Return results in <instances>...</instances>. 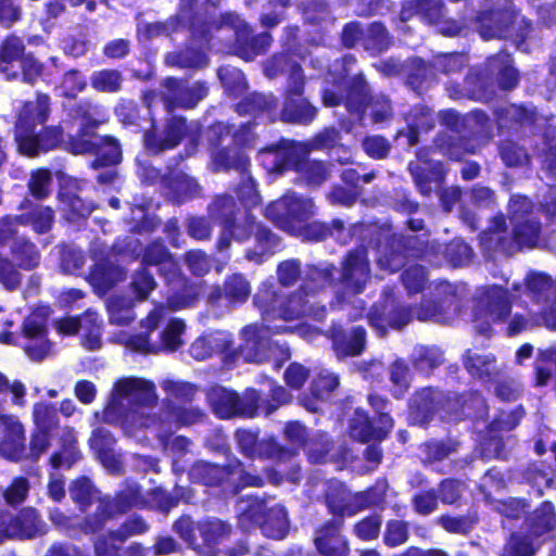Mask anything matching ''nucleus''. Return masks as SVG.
<instances>
[{"label": "nucleus", "mask_w": 556, "mask_h": 556, "mask_svg": "<svg viewBox=\"0 0 556 556\" xmlns=\"http://www.w3.org/2000/svg\"><path fill=\"white\" fill-rule=\"evenodd\" d=\"M51 112L49 94L37 91L34 100L22 103L14 123V140L21 154L35 157L41 153L59 149L65 144V150L74 155H84L92 149L102 135L98 128L79 126L77 132L64 140V129L61 125L45 126Z\"/></svg>", "instance_id": "f257e3e1"}, {"label": "nucleus", "mask_w": 556, "mask_h": 556, "mask_svg": "<svg viewBox=\"0 0 556 556\" xmlns=\"http://www.w3.org/2000/svg\"><path fill=\"white\" fill-rule=\"evenodd\" d=\"M165 85L173 93V99L166 101L167 114L162 125H159L151 114L150 126L142 136L143 147L154 155L174 150L190 136V123L185 116L173 113L174 109L192 110L208 94V86L205 81L198 80L188 86L182 85L175 77H169Z\"/></svg>", "instance_id": "f03ea898"}, {"label": "nucleus", "mask_w": 556, "mask_h": 556, "mask_svg": "<svg viewBox=\"0 0 556 556\" xmlns=\"http://www.w3.org/2000/svg\"><path fill=\"white\" fill-rule=\"evenodd\" d=\"M317 207L312 198L285 194L269 202L264 216L288 235L305 243H319L328 239L339 241L345 230V222L333 218L330 222L313 219Z\"/></svg>", "instance_id": "7ed1b4c3"}, {"label": "nucleus", "mask_w": 556, "mask_h": 556, "mask_svg": "<svg viewBox=\"0 0 556 556\" xmlns=\"http://www.w3.org/2000/svg\"><path fill=\"white\" fill-rule=\"evenodd\" d=\"M260 381L267 384L266 393L253 387L245 388L242 393L223 386L210 388L206 401L214 416L220 420L268 417L291 402L290 392L275 379L265 376Z\"/></svg>", "instance_id": "20e7f679"}, {"label": "nucleus", "mask_w": 556, "mask_h": 556, "mask_svg": "<svg viewBox=\"0 0 556 556\" xmlns=\"http://www.w3.org/2000/svg\"><path fill=\"white\" fill-rule=\"evenodd\" d=\"M188 478L191 483L219 496H236L245 488H261L265 483L260 475L248 471L236 456L224 464L197 459L188 469Z\"/></svg>", "instance_id": "39448f33"}, {"label": "nucleus", "mask_w": 556, "mask_h": 556, "mask_svg": "<svg viewBox=\"0 0 556 556\" xmlns=\"http://www.w3.org/2000/svg\"><path fill=\"white\" fill-rule=\"evenodd\" d=\"M253 302L266 321H293L303 318L323 321L327 315L326 306L312 303L303 287L282 294L274 285L263 283L254 294Z\"/></svg>", "instance_id": "423d86ee"}, {"label": "nucleus", "mask_w": 556, "mask_h": 556, "mask_svg": "<svg viewBox=\"0 0 556 556\" xmlns=\"http://www.w3.org/2000/svg\"><path fill=\"white\" fill-rule=\"evenodd\" d=\"M325 501L332 518L315 531L314 544L321 556H348V540L342 535L348 511V490L344 482L331 478L326 481Z\"/></svg>", "instance_id": "0eeeda50"}, {"label": "nucleus", "mask_w": 556, "mask_h": 556, "mask_svg": "<svg viewBox=\"0 0 556 556\" xmlns=\"http://www.w3.org/2000/svg\"><path fill=\"white\" fill-rule=\"evenodd\" d=\"M45 451L33 448L31 433L26 443V429L17 416L0 413V457L11 463L37 464Z\"/></svg>", "instance_id": "6e6552de"}, {"label": "nucleus", "mask_w": 556, "mask_h": 556, "mask_svg": "<svg viewBox=\"0 0 556 556\" xmlns=\"http://www.w3.org/2000/svg\"><path fill=\"white\" fill-rule=\"evenodd\" d=\"M211 161L214 172L239 173L242 180L237 188L238 198L244 204H256L258 199L256 184L250 174V157L244 151L222 147L212 152Z\"/></svg>", "instance_id": "1a4fd4ad"}, {"label": "nucleus", "mask_w": 556, "mask_h": 556, "mask_svg": "<svg viewBox=\"0 0 556 556\" xmlns=\"http://www.w3.org/2000/svg\"><path fill=\"white\" fill-rule=\"evenodd\" d=\"M306 79L300 76L293 78L292 85L283 89L282 106L278 110V121L290 125H311L318 115V108L314 105L305 93Z\"/></svg>", "instance_id": "9d476101"}, {"label": "nucleus", "mask_w": 556, "mask_h": 556, "mask_svg": "<svg viewBox=\"0 0 556 556\" xmlns=\"http://www.w3.org/2000/svg\"><path fill=\"white\" fill-rule=\"evenodd\" d=\"M238 239L249 241L254 239V248L245 251V258L261 264L266 256H271L281 250V238L268 226L255 219L248 213L241 223V229L237 233Z\"/></svg>", "instance_id": "9b49d317"}, {"label": "nucleus", "mask_w": 556, "mask_h": 556, "mask_svg": "<svg viewBox=\"0 0 556 556\" xmlns=\"http://www.w3.org/2000/svg\"><path fill=\"white\" fill-rule=\"evenodd\" d=\"M513 241H508L502 237L505 230V220L503 216L495 217L492 229L483 232L481 242L486 249H501L504 252L511 253L514 251L513 243L517 247L531 248L535 245L539 239L540 225L534 219H527L513 225Z\"/></svg>", "instance_id": "f8f14e48"}, {"label": "nucleus", "mask_w": 556, "mask_h": 556, "mask_svg": "<svg viewBox=\"0 0 556 556\" xmlns=\"http://www.w3.org/2000/svg\"><path fill=\"white\" fill-rule=\"evenodd\" d=\"M510 306L506 291L497 286L481 290L479 305L475 315V328L478 332L489 336L493 323L503 321L509 314Z\"/></svg>", "instance_id": "ddd939ff"}, {"label": "nucleus", "mask_w": 556, "mask_h": 556, "mask_svg": "<svg viewBox=\"0 0 556 556\" xmlns=\"http://www.w3.org/2000/svg\"><path fill=\"white\" fill-rule=\"evenodd\" d=\"M48 532V526L34 507H23L15 515L0 517V533L8 539L31 540Z\"/></svg>", "instance_id": "4468645a"}, {"label": "nucleus", "mask_w": 556, "mask_h": 556, "mask_svg": "<svg viewBox=\"0 0 556 556\" xmlns=\"http://www.w3.org/2000/svg\"><path fill=\"white\" fill-rule=\"evenodd\" d=\"M31 431L33 448L47 451L51 446L53 432L60 427L59 410L54 403L39 401L33 405Z\"/></svg>", "instance_id": "2eb2a0df"}, {"label": "nucleus", "mask_w": 556, "mask_h": 556, "mask_svg": "<svg viewBox=\"0 0 556 556\" xmlns=\"http://www.w3.org/2000/svg\"><path fill=\"white\" fill-rule=\"evenodd\" d=\"M127 269L113 262L110 256L96 260L90 266L86 280L99 298L108 295L118 283L126 280Z\"/></svg>", "instance_id": "dca6fc26"}, {"label": "nucleus", "mask_w": 556, "mask_h": 556, "mask_svg": "<svg viewBox=\"0 0 556 556\" xmlns=\"http://www.w3.org/2000/svg\"><path fill=\"white\" fill-rule=\"evenodd\" d=\"M132 508L144 509L143 493L139 485L123 489L114 497L104 495L97 498L96 509L105 527L117 515L126 514Z\"/></svg>", "instance_id": "f3484780"}, {"label": "nucleus", "mask_w": 556, "mask_h": 556, "mask_svg": "<svg viewBox=\"0 0 556 556\" xmlns=\"http://www.w3.org/2000/svg\"><path fill=\"white\" fill-rule=\"evenodd\" d=\"M456 288L447 281H439L433 285L434 306L422 305L416 312V316L422 321L448 323L457 309L455 302Z\"/></svg>", "instance_id": "a211bd4d"}, {"label": "nucleus", "mask_w": 556, "mask_h": 556, "mask_svg": "<svg viewBox=\"0 0 556 556\" xmlns=\"http://www.w3.org/2000/svg\"><path fill=\"white\" fill-rule=\"evenodd\" d=\"M22 334L28 340L23 345L25 354L34 362L46 358L51 349L46 319L36 314L28 315L23 320Z\"/></svg>", "instance_id": "6ab92c4d"}, {"label": "nucleus", "mask_w": 556, "mask_h": 556, "mask_svg": "<svg viewBox=\"0 0 556 556\" xmlns=\"http://www.w3.org/2000/svg\"><path fill=\"white\" fill-rule=\"evenodd\" d=\"M262 154H271L274 156L271 169L278 174H282L289 169L295 172L296 165L300 164L304 154L308 153L307 149L290 139L281 137L277 142L267 144L258 150Z\"/></svg>", "instance_id": "aec40b11"}, {"label": "nucleus", "mask_w": 556, "mask_h": 556, "mask_svg": "<svg viewBox=\"0 0 556 556\" xmlns=\"http://www.w3.org/2000/svg\"><path fill=\"white\" fill-rule=\"evenodd\" d=\"M278 98L273 93L250 92L235 104L239 116H252L254 119L266 117L268 122L278 121Z\"/></svg>", "instance_id": "412c9836"}, {"label": "nucleus", "mask_w": 556, "mask_h": 556, "mask_svg": "<svg viewBox=\"0 0 556 556\" xmlns=\"http://www.w3.org/2000/svg\"><path fill=\"white\" fill-rule=\"evenodd\" d=\"M113 392L119 399L129 397L130 402L139 407H150L157 402L154 383L143 378H121L115 381Z\"/></svg>", "instance_id": "4be33fe9"}, {"label": "nucleus", "mask_w": 556, "mask_h": 556, "mask_svg": "<svg viewBox=\"0 0 556 556\" xmlns=\"http://www.w3.org/2000/svg\"><path fill=\"white\" fill-rule=\"evenodd\" d=\"M164 281L167 287L166 304L173 311L190 307L198 301V286L182 274L181 268Z\"/></svg>", "instance_id": "5701e85b"}, {"label": "nucleus", "mask_w": 556, "mask_h": 556, "mask_svg": "<svg viewBox=\"0 0 556 556\" xmlns=\"http://www.w3.org/2000/svg\"><path fill=\"white\" fill-rule=\"evenodd\" d=\"M140 266L149 270L151 267H156L159 276L163 279L177 273L180 268L175 255L160 238L150 241L142 249Z\"/></svg>", "instance_id": "b1692460"}, {"label": "nucleus", "mask_w": 556, "mask_h": 556, "mask_svg": "<svg viewBox=\"0 0 556 556\" xmlns=\"http://www.w3.org/2000/svg\"><path fill=\"white\" fill-rule=\"evenodd\" d=\"M117 440L114 434L104 427L92 430L88 444L101 465L111 473H122V462L115 454L114 447Z\"/></svg>", "instance_id": "393cba45"}, {"label": "nucleus", "mask_w": 556, "mask_h": 556, "mask_svg": "<svg viewBox=\"0 0 556 556\" xmlns=\"http://www.w3.org/2000/svg\"><path fill=\"white\" fill-rule=\"evenodd\" d=\"M184 161L185 155L182 153H178L173 156L166 165V174L164 176L166 186L172 190L179 203L198 197L201 190L194 178L186 173L175 172L176 167H178Z\"/></svg>", "instance_id": "a878e982"}, {"label": "nucleus", "mask_w": 556, "mask_h": 556, "mask_svg": "<svg viewBox=\"0 0 556 556\" xmlns=\"http://www.w3.org/2000/svg\"><path fill=\"white\" fill-rule=\"evenodd\" d=\"M293 329L286 326L276 327L273 333H288ZM268 326H261L256 324L247 325L242 328V344L241 350L249 351L250 357L255 362H262L266 355V349L269 344L268 334H270Z\"/></svg>", "instance_id": "bb28decb"}, {"label": "nucleus", "mask_w": 556, "mask_h": 556, "mask_svg": "<svg viewBox=\"0 0 556 556\" xmlns=\"http://www.w3.org/2000/svg\"><path fill=\"white\" fill-rule=\"evenodd\" d=\"M273 38L269 33L263 31L261 34H253L252 27L248 24L243 29L241 28L238 36L233 37V52L240 59L250 62L257 55L265 54Z\"/></svg>", "instance_id": "cd10ccee"}, {"label": "nucleus", "mask_w": 556, "mask_h": 556, "mask_svg": "<svg viewBox=\"0 0 556 556\" xmlns=\"http://www.w3.org/2000/svg\"><path fill=\"white\" fill-rule=\"evenodd\" d=\"M516 15L508 4L502 9L484 11L478 17V31L484 39L506 37Z\"/></svg>", "instance_id": "c85d7f7f"}, {"label": "nucleus", "mask_w": 556, "mask_h": 556, "mask_svg": "<svg viewBox=\"0 0 556 556\" xmlns=\"http://www.w3.org/2000/svg\"><path fill=\"white\" fill-rule=\"evenodd\" d=\"M357 419L350 426V434L361 441H381L393 427L392 418L387 413H380L378 419L372 422L365 415L356 412Z\"/></svg>", "instance_id": "c756f323"}, {"label": "nucleus", "mask_w": 556, "mask_h": 556, "mask_svg": "<svg viewBox=\"0 0 556 556\" xmlns=\"http://www.w3.org/2000/svg\"><path fill=\"white\" fill-rule=\"evenodd\" d=\"M320 101L325 108L348 105V71L345 67L340 73L329 72L324 78Z\"/></svg>", "instance_id": "7c9ffc66"}, {"label": "nucleus", "mask_w": 556, "mask_h": 556, "mask_svg": "<svg viewBox=\"0 0 556 556\" xmlns=\"http://www.w3.org/2000/svg\"><path fill=\"white\" fill-rule=\"evenodd\" d=\"M26 53L23 39L14 34L7 35L0 42V73L8 80H15L13 68Z\"/></svg>", "instance_id": "2f4dec72"}, {"label": "nucleus", "mask_w": 556, "mask_h": 556, "mask_svg": "<svg viewBox=\"0 0 556 556\" xmlns=\"http://www.w3.org/2000/svg\"><path fill=\"white\" fill-rule=\"evenodd\" d=\"M89 154L94 156L91 161L94 169L116 166L123 160L122 144L113 135H102Z\"/></svg>", "instance_id": "473e14b6"}, {"label": "nucleus", "mask_w": 556, "mask_h": 556, "mask_svg": "<svg viewBox=\"0 0 556 556\" xmlns=\"http://www.w3.org/2000/svg\"><path fill=\"white\" fill-rule=\"evenodd\" d=\"M239 212L240 207L236 199L227 193L216 194L207 206L208 217L219 226H240Z\"/></svg>", "instance_id": "72a5a7b5"}, {"label": "nucleus", "mask_w": 556, "mask_h": 556, "mask_svg": "<svg viewBox=\"0 0 556 556\" xmlns=\"http://www.w3.org/2000/svg\"><path fill=\"white\" fill-rule=\"evenodd\" d=\"M81 458L78 441L72 429H66L60 437V447L49 457V464L58 470L62 467L71 468Z\"/></svg>", "instance_id": "f704fd0d"}, {"label": "nucleus", "mask_w": 556, "mask_h": 556, "mask_svg": "<svg viewBox=\"0 0 556 556\" xmlns=\"http://www.w3.org/2000/svg\"><path fill=\"white\" fill-rule=\"evenodd\" d=\"M417 14L430 24H439V30L446 36L460 33L462 25L454 22H442L443 4L441 0H416Z\"/></svg>", "instance_id": "c9c22d12"}, {"label": "nucleus", "mask_w": 556, "mask_h": 556, "mask_svg": "<svg viewBox=\"0 0 556 556\" xmlns=\"http://www.w3.org/2000/svg\"><path fill=\"white\" fill-rule=\"evenodd\" d=\"M186 489L175 485L173 494L161 486L151 489L143 495L144 509H151L167 515L174 507L178 506L184 497Z\"/></svg>", "instance_id": "e433bc0d"}, {"label": "nucleus", "mask_w": 556, "mask_h": 556, "mask_svg": "<svg viewBox=\"0 0 556 556\" xmlns=\"http://www.w3.org/2000/svg\"><path fill=\"white\" fill-rule=\"evenodd\" d=\"M265 75L273 79L282 74H288L287 85H292L293 78L300 76L306 79L302 65L287 52L276 53L267 60L264 67Z\"/></svg>", "instance_id": "4c0bfd02"}, {"label": "nucleus", "mask_w": 556, "mask_h": 556, "mask_svg": "<svg viewBox=\"0 0 556 556\" xmlns=\"http://www.w3.org/2000/svg\"><path fill=\"white\" fill-rule=\"evenodd\" d=\"M59 200L62 203L64 219L73 224L87 220L94 208L91 203L86 202L76 192L68 189L59 192Z\"/></svg>", "instance_id": "58836bf2"}, {"label": "nucleus", "mask_w": 556, "mask_h": 556, "mask_svg": "<svg viewBox=\"0 0 556 556\" xmlns=\"http://www.w3.org/2000/svg\"><path fill=\"white\" fill-rule=\"evenodd\" d=\"M342 268L331 263H319L307 267V277L319 287L333 286L339 280H348V254L341 261Z\"/></svg>", "instance_id": "ea45409f"}, {"label": "nucleus", "mask_w": 556, "mask_h": 556, "mask_svg": "<svg viewBox=\"0 0 556 556\" xmlns=\"http://www.w3.org/2000/svg\"><path fill=\"white\" fill-rule=\"evenodd\" d=\"M105 529L102 518H100L97 509L86 514L81 519L72 516L66 526L62 529V533L72 540H80L83 535H94L103 532Z\"/></svg>", "instance_id": "a19ab883"}, {"label": "nucleus", "mask_w": 556, "mask_h": 556, "mask_svg": "<svg viewBox=\"0 0 556 556\" xmlns=\"http://www.w3.org/2000/svg\"><path fill=\"white\" fill-rule=\"evenodd\" d=\"M197 528L202 539L203 547L212 553H216L220 542L229 538L232 532L231 526L218 518L203 520Z\"/></svg>", "instance_id": "79ce46f5"}, {"label": "nucleus", "mask_w": 556, "mask_h": 556, "mask_svg": "<svg viewBox=\"0 0 556 556\" xmlns=\"http://www.w3.org/2000/svg\"><path fill=\"white\" fill-rule=\"evenodd\" d=\"M554 282L549 276L544 273L531 271L527 275L525 283H514V291L519 296L527 295L534 302L546 299L548 292L553 289Z\"/></svg>", "instance_id": "37998d69"}, {"label": "nucleus", "mask_w": 556, "mask_h": 556, "mask_svg": "<svg viewBox=\"0 0 556 556\" xmlns=\"http://www.w3.org/2000/svg\"><path fill=\"white\" fill-rule=\"evenodd\" d=\"M332 444L329 442L313 443L306 451L307 462L312 465L333 463L336 470L348 468V448L342 446L337 455H330Z\"/></svg>", "instance_id": "c03bdc74"}, {"label": "nucleus", "mask_w": 556, "mask_h": 556, "mask_svg": "<svg viewBox=\"0 0 556 556\" xmlns=\"http://www.w3.org/2000/svg\"><path fill=\"white\" fill-rule=\"evenodd\" d=\"M10 253L17 267L23 270H33L40 263V252L37 245L28 238H15L10 247Z\"/></svg>", "instance_id": "a18cd8bd"}, {"label": "nucleus", "mask_w": 556, "mask_h": 556, "mask_svg": "<svg viewBox=\"0 0 556 556\" xmlns=\"http://www.w3.org/2000/svg\"><path fill=\"white\" fill-rule=\"evenodd\" d=\"M54 211L50 206L34 205L28 211L16 216V222L23 226H30L38 235L47 233L54 224Z\"/></svg>", "instance_id": "49530a36"}, {"label": "nucleus", "mask_w": 556, "mask_h": 556, "mask_svg": "<svg viewBox=\"0 0 556 556\" xmlns=\"http://www.w3.org/2000/svg\"><path fill=\"white\" fill-rule=\"evenodd\" d=\"M465 367L472 377L484 381L492 380L498 374L494 356L477 351L467 352Z\"/></svg>", "instance_id": "de8ad7c7"}, {"label": "nucleus", "mask_w": 556, "mask_h": 556, "mask_svg": "<svg viewBox=\"0 0 556 556\" xmlns=\"http://www.w3.org/2000/svg\"><path fill=\"white\" fill-rule=\"evenodd\" d=\"M488 71L498 79L503 89H511L518 83V73L513 67L510 55L502 52L488 61Z\"/></svg>", "instance_id": "09e8293b"}, {"label": "nucleus", "mask_w": 556, "mask_h": 556, "mask_svg": "<svg viewBox=\"0 0 556 556\" xmlns=\"http://www.w3.org/2000/svg\"><path fill=\"white\" fill-rule=\"evenodd\" d=\"M102 113V106L87 98L77 101L70 109V116L73 119L79 121L80 126H91V128H99L105 123Z\"/></svg>", "instance_id": "8fccbe9b"}, {"label": "nucleus", "mask_w": 556, "mask_h": 556, "mask_svg": "<svg viewBox=\"0 0 556 556\" xmlns=\"http://www.w3.org/2000/svg\"><path fill=\"white\" fill-rule=\"evenodd\" d=\"M295 172L306 186L313 188L321 186L329 177L327 164L323 161L311 160L307 154L303 155Z\"/></svg>", "instance_id": "3c124183"}, {"label": "nucleus", "mask_w": 556, "mask_h": 556, "mask_svg": "<svg viewBox=\"0 0 556 556\" xmlns=\"http://www.w3.org/2000/svg\"><path fill=\"white\" fill-rule=\"evenodd\" d=\"M408 131L400 132V137L407 139L408 146H415L418 142V131L429 130L433 127L434 118L431 111L426 106H417L409 113L407 117Z\"/></svg>", "instance_id": "603ef678"}, {"label": "nucleus", "mask_w": 556, "mask_h": 556, "mask_svg": "<svg viewBox=\"0 0 556 556\" xmlns=\"http://www.w3.org/2000/svg\"><path fill=\"white\" fill-rule=\"evenodd\" d=\"M124 77L116 68L94 71L90 76V86L98 92L117 93L122 90Z\"/></svg>", "instance_id": "864d4df0"}, {"label": "nucleus", "mask_w": 556, "mask_h": 556, "mask_svg": "<svg viewBox=\"0 0 556 556\" xmlns=\"http://www.w3.org/2000/svg\"><path fill=\"white\" fill-rule=\"evenodd\" d=\"M13 71L16 75L15 80H21L28 85H35L39 79H46L45 65L33 52H26Z\"/></svg>", "instance_id": "5fc2aeb1"}, {"label": "nucleus", "mask_w": 556, "mask_h": 556, "mask_svg": "<svg viewBox=\"0 0 556 556\" xmlns=\"http://www.w3.org/2000/svg\"><path fill=\"white\" fill-rule=\"evenodd\" d=\"M262 531L271 539H282L288 533V520L281 507L264 508Z\"/></svg>", "instance_id": "6e6d98bb"}, {"label": "nucleus", "mask_w": 556, "mask_h": 556, "mask_svg": "<svg viewBox=\"0 0 556 556\" xmlns=\"http://www.w3.org/2000/svg\"><path fill=\"white\" fill-rule=\"evenodd\" d=\"M98 490L90 478L80 476L72 481L70 485V496L83 513L87 511L94 501Z\"/></svg>", "instance_id": "4d7b16f0"}, {"label": "nucleus", "mask_w": 556, "mask_h": 556, "mask_svg": "<svg viewBox=\"0 0 556 556\" xmlns=\"http://www.w3.org/2000/svg\"><path fill=\"white\" fill-rule=\"evenodd\" d=\"M156 287L157 282L149 269L139 266L132 273L129 290L135 300L139 302L146 301Z\"/></svg>", "instance_id": "13d9d810"}, {"label": "nucleus", "mask_w": 556, "mask_h": 556, "mask_svg": "<svg viewBox=\"0 0 556 556\" xmlns=\"http://www.w3.org/2000/svg\"><path fill=\"white\" fill-rule=\"evenodd\" d=\"M443 395L432 389H422L419 391L412 401L410 408L416 415L422 416V422L428 420L430 413L434 412L439 405L442 404Z\"/></svg>", "instance_id": "bf43d9fd"}, {"label": "nucleus", "mask_w": 556, "mask_h": 556, "mask_svg": "<svg viewBox=\"0 0 556 556\" xmlns=\"http://www.w3.org/2000/svg\"><path fill=\"white\" fill-rule=\"evenodd\" d=\"M226 302L229 305L242 304L248 301L251 292L249 281L241 274H231L224 280Z\"/></svg>", "instance_id": "052dcab7"}, {"label": "nucleus", "mask_w": 556, "mask_h": 556, "mask_svg": "<svg viewBox=\"0 0 556 556\" xmlns=\"http://www.w3.org/2000/svg\"><path fill=\"white\" fill-rule=\"evenodd\" d=\"M217 74L227 96L237 98L247 91L248 84L241 71L229 66H222L218 68Z\"/></svg>", "instance_id": "680f3d73"}, {"label": "nucleus", "mask_w": 556, "mask_h": 556, "mask_svg": "<svg viewBox=\"0 0 556 556\" xmlns=\"http://www.w3.org/2000/svg\"><path fill=\"white\" fill-rule=\"evenodd\" d=\"M529 527L534 536H540L556 527V516L551 503H543L529 519Z\"/></svg>", "instance_id": "e2e57ef3"}, {"label": "nucleus", "mask_w": 556, "mask_h": 556, "mask_svg": "<svg viewBox=\"0 0 556 556\" xmlns=\"http://www.w3.org/2000/svg\"><path fill=\"white\" fill-rule=\"evenodd\" d=\"M140 105L131 99L122 98L114 106V115L124 127L140 126Z\"/></svg>", "instance_id": "0e129e2a"}, {"label": "nucleus", "mask_w": 556, "mask_h": 556, "mask_svg": "<svg viewBox=\"0 0 556 556\" xmlns=\"http://www.w3.org/2000/svg\"><path fill=\"white\" fill-rule=\"evenodd\" d=\"M212 219L203 215H189L185 220L187 235L195 241H208L213 235Z\"/></svg>", "instance_id": "69168bd1"}, {"label": "nucleus", "mask_w": 556, "mask_h": 556, "mask_svg": "<svg viewBox=\"0 0 556 556\" xmlns=\"http://www.w3.org/2000/svg\"><path fill=\"white\" fill-rule=\"evenodd\" d=\"M237 450L249 459H255V453L260 442V430L251 428H238L235 431Z\"/></svg>", "instance_id": "338daca9"}, {"label": "nucleus", "mask_w": 556, "mask_h": 556, "mask_svg": "<svg viewBox=\"0 0 556 556\" xmlns=\"http://www.w3.org/2000/svg\"><path fill=\"white\" fill-rule=\"evenodd\" d=\"M124 541L117 538L114 530L106 533H98V538L93 542L96 556H122V545Z\"/></svg>", "instance_id": "774afa93"}]
</instances>
